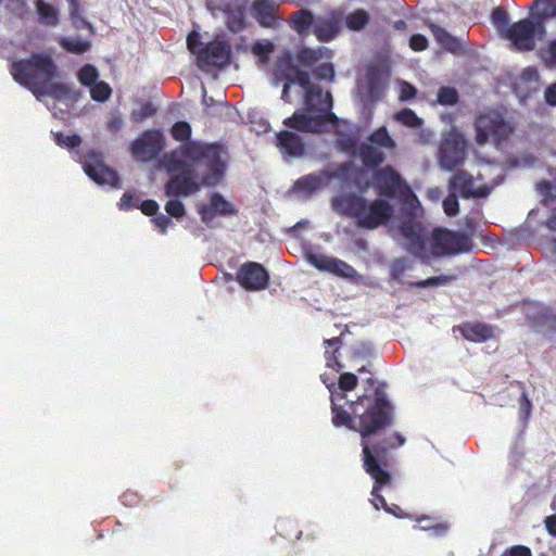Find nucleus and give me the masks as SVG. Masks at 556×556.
Returning <instances> with one entry per match:
<instances>
[{
  "label": "nucleus",
  "instance_id": "1",
  "mask_svg": "<svg viewBox=\"0 0 556 556\" xmlns=\"http://www.w3.org/2000/svg\"><path fill=\"white\" fill-rule=\"evenodd\" d=\"M170 135L182 146L161 159L162 168L170 176L166 195H192L201 186H216L223 179L227 152L222 146L191 140V126L185 121L176 122Z\"/></svg>",
  "mask_w": 556,
  "mask_h": 556
},
{
  "label": "nucleus",
  "instance_id": "2",
  "mask_svg": "<svg viewBox=\"0 0 556 556\" xmlns=\"http://www.w3.org/2000/svg\"><path fill=\"white\" fill-rule=\"evenodd\" d=\"M357 383L355 374L342 372L337 384H327L330 392L331 424L337 428L348 427L358 432L361 440L369 441V438L393 425V406L384 391L377 388L375 394L357 396L350 402L349 409H345L340 402L346 401V393L354 391Z\"/></svg>",
  "mask_w": 556,
  "mask_h": 556
},
{
  "label": "nucleus",
  "instance_id": "3",
  "mask_svg": "<svg viewBox=\"0 0 556 556\" xmlns=\"http://www.w3.org/2000/svg\"><path fill=\"white\" fill-rule=\"evenodd\" d=\"M10 73L16 83L30 90L39 101L43 96L62 100L68 94L70 90L64 84L51 83L58 67L47 53H34L29 59L14 60Z\"/></svg>",
  "mask_w": 556,
  "mask_h": 556
},
{
  "label": "nucleus",
  "instance_id": "4",
  "mask_svg": "<svg viewBox=\"0 0 556 556\" xmlns=\"http://www.w3.org/2000/svg\"><path fill=\"white\" fill-rule=\"evenodd\" d=\"M304 110L295 111L292 116L283 121L290 129L303 132H321L326 125L336 124L338 117L332 113V97L330 92L323 93L319 86L309 88L304 93Z\"/></svg>",
  "mask_w": 556,
  "mask_h": 556
},
{
  "label": "nucleus",
  "instance_id": "5",
  "mask_svg": "<svg viewBox=\"0 0 556 556\" xmlns=\"http://www.w3.org/2000/svg\"><path fill=\"white\" fill-rule=\"evenodd\" d=\"M331 207L341 216L355 218L357 225L366 229H376L393 214V206L388 201L376 199L368 202L363 195L352 192L332 197Z\"/></svg>",
  "mask_w": 556,
  "mask_h": 556
},
{
  "label": "nucleus",
  "instance_id": "6",
  "mask_svg": "<svg viewBox=\"0 0 556 556\" xmlns=\"http://www.w3.org/2000/svg\"><path fill=\"white\" fill-rule=\"evenodd\" d=\"M362 446V462L364 471L374 480L371 486V505L377 510L387 508L388 504L381 494V489L391 483L390 467V451L394 447L391 443V438H383L375 443H369L367 440H361Z\"/></svg>",
  "mask_w": 556,
  "mask_h": 556
},
{
  "label": "nucleus",
  "instance_id": "7",
  "mask_svg": "<svg viewBox=\"0 0 556 556\" xmlns=\"http://www.w3.org/2000/svg\"><path fill=\"white\" fill-rule=\"evenodd\" d=\"M448 195L443 200L442 206L446 215L455 216L459 211L457 194L464 199L486 198L491 189L485 186H476L473 177L467 172L460 170L448 179Z\"/></svg>",
  "mask_w": 556,
  "mask_h": 556
},
{
  "label": "nucleus",
  "instance_id": "8",
  "mask_svg": "<svg viewBox=\"0 0 556 556\" xmlns=\"http://www.w3.org/2000/svg\"><path fill=\"white\" fill-rule=\"evenodd\" d=\"M476 140L479 144L492 141L497 148H501L511 132V127L500 112L492 111L479 115L475 123Z\"/></svg>",
  "mask_w": 556,
  "mask_h": 556
},
{
  "label": "nucleus",
  "instance_id": "9",
  "mask_svg": "<svg viewBox=\"0 0 556 556\" xmlns=\"http://www.w3.org/2000/svg\"><path fill=\"white\" fill-rule=\"evenodd\" d=\"M470 248L471 239L465 232L437 228L431 233L430 254L435 257L468 252Z\"/></svg>",
  "mask_w": 556,
  "mask_h": 556
},
{
  "label": "nucleus",
  "instance_id": "10",
  "mask_svg": "<svg viewBox=\"0 0 556 556\" xmlns=\"http://www.w3.org/2000/svg\"><path fill=\"white\" fill-rule=\"evenodd\" d=\"M546 35L545 25L536 22L530 15L514 23L506 31V37L519 51H531L536 41H542Z\"/></svg>",
  "mask_w": 556,
  "mask_h": 556
},
{
  "label": "nucleus",
  "instance_id": "11",
  "mask_svg": "<svg viewBox=\"0 0 556 556\" xmlns=\"http://www.w3.org/2000/svg\"><path fill=\"white\" fill-rule=\"evenodd\" d=\"M79 162L83 164V169L86 175L96 184L119 188V177L117 173L104 164L100 152L90 150L79 156Z\"/></svg>",
  "mask_w": 556,
  "mask_h": 556
},
{
  "label": "nucleus",
  "instance_id": "12",
  "mask_svg": "<svg viewBox=\"0 0 556 556\" xmlns=\"http://www.w3.org/2000/svg\"><path fill=\"white\" fill-rule=\"evenodd\" d=\"M165 143V136L160 129H148L130 143V151L136 160L149 163L160 157Z\"/></svg>",
  "mask_w": 556,
  "mask_h": 556
},
{
  "label": "nucleus",
  "instance_id": "13",
  "mask_svg": "<svg viewBox=\"0 0 556 556\" xmlns=\"http://www.w3.org/2000/svg\"><path fill=\"white\" fill-rule=\"evenodd\" d=\"M466 141L460 132L451 129L446 132L439 148V162L443 169L453 170L465 160Z\"/></svg>",
  "mask_w": 556,
  "mask_h": 556
},
{
  "label": "nucleus",
  "instance_id": "14",
  "mask_svg": "<svg viewBox=\"0 0 556 556\" xmlns=\"http://www.w3.org/2000/svg\"><path fill=\"white\" fill-rule=\"evenodd\" d=\"M304 255L307 263L320 271L349 279H354L357 276V271L350 264L340 258L317 253L311 244L304 247Z\"/></svg>",
  "mask_w": 556,
  "mask_h": 556
},
{
  "label": "nucleus",
  "instance_id": "15",
  "mask_svg": "<svg viewBox=\"0 0 556 556\" xmlns=\"http://www.w3.org/2000/svg\"><path fill=\"white\" fill-rule=\"evenodd\" d=\"M374 182L379 190V194L386 198L393 199L397 195L407 197L410 193L408 185L391 166L378 169L374 174Z\"/></svg>",
  "mask_w": 556,
  "mask_h": 556
},
{
  "label": "nucleus",
  "instance_id": "16",
  "mask_svg": "<svg viewBox=\"0 0 556 556\" xmlns=\"http://www.w3.org/2000/svg\"><path fill=\"white\" fill-rule=\"evenodd\" d=\"M235 280L248 291H258L267 287L269 274L262 264L247 262L237 270Z\"/></svg>",
  "mask_w": 556,
  "mask_h": 556
},
{
  "label": "nucleus",
  "instance_id": "17",
  "mask_svg": "<svg viewBox=\"0 0 556 556\" xmlns=\"http://www.w3.org/2000/svg\"><path fill=\"white\" fill-rule=\"evenodd\" d=\"M405 240L404 247L408 253L419 258L428 257L427 235L418 222H404L400 228Z\"/></svg>",
  "mask_w": 556,
  "mask_h": 556
},
{
  "label": "nucleus",
  "instance_id": "18",
  "mask_svg": "<svg viewBox=\"0 0 556 556\" xmlns=\"http://www.w3.org/2000/svg\"><path fill=\"white\" fill-rule=\"evenodd\" d=\"M334 177H337V174L329 169L305 175L294 182L293 192L302 199H307Z\"/></svg>",
  "mask_w": 556,
  "mask_h": 556
},
{
  "label": "nucleus",
  "instance_id": "19",
  "mask_svg": "<svg viewBox=\"0 0 556 556\" xmlns=\"http://www.w3.org/2000/svg\"><path fill=\"white\" fill-rule=\"evenodd\" d=\"M198 213L201 220L210 225V223L217 216H232L237 214L235 206L228 202L219 192L212 193L207 204H201L198 207Z\"/></svg>",
  "mask_w": 556,
  "mask_h": 556
},
{
  "label": "nucleus",
  "instance_id": "20",
  "mask_svg": "<svg viewBox=\"0 0 556 556\" xmlns=\"http://www.w3.org/2000/svg\"><path fill=\"white\" fill-rule=\"evenodd\" d=\"M342 10H332L327 16L315 20L313 33L321 42L333 40L341 30Z\"/></svg>",
  "mask_w": 556,
  "mask_h": 556
},
{
  "label": "nucleus",
  "instance_id": "21",
  "mask_svg": "<svg viewBox=\"0 0 556 556\" xmlns=\"http://www.w3.org/2000/svg\"><path fill=\"white\" fill-rule=\"evenodd\" d=\"M214 16L222 14L226 18L227 26L232 33H238L244 27V8L238 3L225 2L216 8L208 4Z\"/></svg>",
  "mask_w": 556,
  "mask_h": 556
},
{
  "label": "nucleus",
  "instance_id": "22",
  "mask_svg": "<svg viewBox=\"0 0 556 556\" xmlns=\"http://www.w3.org/2000/svg\"><path fill=\"white\" fill-rule=\"evenodd\" d=\"M276 146L282 155L289 157H300L305 150L303 139L291 130H281L276 134Z\"/></svg>",
  "mask_w": 556,
  "mask_h": 556
},
{
  "label": "nucleus",
  "instance_id": "23",
  "mask_svg": "<svg viewBox=\"0 0 556 556\" xmlns=\"http://www.w3.org/2000/svg\"><path fill=\"white\" fill-rule=\"evenodd\" d=\"M230 58V47L224 41H213L207 43L200 53V62L224 66Z\"/></svg>",
  "mask_w": 556,
  "mask_h": 556
},
{
  "label": "nucleus",
  "instance_id": "24",
  "mask_svg": "<svg viewBox=\"0 0 556 556\" xmlns=\"http://www.w3.org/2000/svg\"><path fill=\"white\" fill-rule=\"evenodd\" d=\"M453 331H459L467 341L482 343L494 337V328L481 323H467L453 328Z\"/></svg>",
  "mask_w": 556,
  "mask_h": 556
},
{
  "label": "nucleus",
  "instance_id": "25",
  "mask_svg": "<svg viewBox=\"0 0 556 556\" xmlns=\"http://www.w3.org/2000/svg\"><path fill=\"white\" fill-rule=\"evenodd\" d=\"M277 3L275 0H254L251 5V15L262 27H274L277 16L275 11Z\"/></svg>",
  "mask_w": 556,
  "mask_h": 556
},
{
  "label": "nucleus",
  "instance_id": "26",
  "mask_svg": "<svg viewBox=\"0 0 556 556\" xmlns=\"http://www.w3.org/2000/svg\"><path fill=\"white\" fill-rule=\"evenodd\" d=\"M343 336L344 331H342L340 336H333L329 339L324 340V356L326 361V366L333 369L337 372L342 371L344 368L343 363L338 359V353L340 352V346L342 345Z\"/></svg>",
  "mask_w": 556,
  "mask_h": 556
},
{
  "label": "nucleus",
  "instance_id": "27",
  "mask_svg": "<svg viewBox=\"0 0 556 556\" xmlns=\"http://www.w3.org/2000/svg\"><path fill=\"white\" fill-rule=\"evenodd\" d=\"M539 71L535 67L529 66L522 71L520 76L515 83V91L518 97L526 98L532 91L538 89Z\"/></svg>",
  "mask_w": 556,
  "mask_h": 556
},
{
  "label": "nucleus",
  "instance_id": "28",
  "mask_svg": "<svg viewBox=\"0 0 556 556\" xmlns=\"http://www.w3.org/2000/svg\"><path fill=\"white\" fill-rule=\"evenodd\" d=\"M295 68L296 65L293 64L291 54H282L280 58H278L273 71V85L278 86L280 81H289V79H294L293 72Z\"/></svg>",
  "mask_w": 556,
  "mask_h": 556
},
{
  "label": "nucleus",
  "instance_id": "29",
  "mask_svg": "<svg viewBox=\"0 0 556 556\" xmlns=\"http://www.w3.org/2000/svg\"><path fill=\"white\" fill-rule=\"evenodd\" d=\"M159 204L154 200H144L140 210L144 215L153 216L152 222L160 229L161 233H166L168 227H173L174 223L169 216L159 213Z\"/></svg>",
  "mask_w": 556,
  "mask_h": 556
},
{
  "label": "nucleus",
  "instance_id": "30",
  "mask_svg": "<svg viewBox=\"0 0 556 556\" xmlns=\"http://www.w3.org/2000/svg\"><path fill=\"white\" fill-rule=\"evenodd\" d=\"M314 14L307 9L295 11L290 18L291 28L302 38L309 34V29L314 28Z\"/></svg>",
  "mask_w": 556,
  "mask_h": 556
},
{
  "label": "nucleus",
  "instance_id": "31",
  "mask_svg": "<svg viewBox=\"0 0 556 556\" xmlns=\"http://www.w3.org/2000/svg\"><path fill=\"white\" fill-rule=\"evenodd\" d=\"M431 33L434 39L440 43L446 51L454 54H458L464 50V46L460 39L448 34L444 28L431 24Z\"/></svg>",
  "mask_w": 556,
  "mask_h": 556
},
{
  "label": "nucleus",
  "instance_id": "32",
  "mask_svg": "<svg viewBox=\"0 0 556 556\" xmlns=\"http://www.w3.org/2000/svg\"><path fill=\"white\" fill-rule=\"evenodd\" d=\"M356 156H359L366 166H377L386 157L382 149L368 141V139L359 143Z\"/></svg>",
  "mask_w": 556,
  "mask_h": 556
},
{
  "label": "nucleus",
  "instance_id": "33",
  "mask_svg": "<svg viewBox=\"0 0 556 556\" xmlns=\"http://www.w3.org/2000/svg\"><path fill=\"white\" fill-rule=\"evenodd\" d=\"M330 56L331 51L326 47H318L316 49L303 47L296 53V61L305 67H312L319 60L330 59Z\"/></svg>",
  "mask_w": 556,
  "mask_h": 556
},
{
  "label": "nucleus",
  "instance_id": "34",
  "mask_svg": "<svg viewBox=\"0 0 556 556\" xmlns=\"http://www.w3.org/2000/svg\"><path fill=\"white\" fill-rule=\"evenodd\" d=\"M530 16L545 25L546 20L556 17V0H534Z\"/></svg>",
  "mask_w": 556,
  "mask_h": 556
},
{
  "label": "nucleus",
  "instance_id": "35",
  "mask_svg": "<svg viewBox=\"0 0 556 556\" xmlns=\"http://www.w3.org/2000/svg\"><path fill=\"white\" fill-rule=\"evenodd\" d=\"M342 22L349 30L361 31L369 24L370 14L364 9H355L346 15L342 13Z\"/></svg>",
  "mask_w": 556,
  "mask_h": 556
},
{
  "label": "nucleus",
  "instance_id": "36",
  "mask_svg": "<svg viewBox=\"0 0 556 556\" xmlns=\"http://www.w3.org/2000/svg\"><path fill=\"white\" fill-rule=\"evenodd\" d=\"M35 7L40 24L49 27H54L59 24V13L53 5L43 0H36Z\"/></svg>",
  "mask_w": 556,
  "mask_h": 556
},
{
  "label": "nucleus",
  "instance_id": "37",
  "mask_svg": "<svg viewBox=\"0 0 556 556\" xmlns=\"http://www.w3.org/2000/svg\"><path fill=\"white\" fill-rule=\"evenodd\" d=\"M455 280V276L453 275H439L434 277L427 278L425 280H418L415 282H408V287L416 288H440L446 287L451 285Z\"/></svg>",
  "mask_w": 556,
  "mask_h": 556
},
{
  "label": "nucleus",
  "instance_id": "38",
  "mask_svg": "<svg viewBox=\"0 0 556 556\" xmlns=\"http://www.w3.org/2000/svg\"><path fill=\"white\" fill-rule=\"evenodd\" d=\"M60 45L68 52L81 54L87 52L91 42L89 40H84L80 37H63L60 40Z\"/></svg>",
  "mask_w": 556,
  "mask_h": 556
},
{
  "label": "nucleus",
  "instance_id": "39",
  "mask_svg": "<svg viewBox=\"0 0 556 556\" xmlns=\"http://www.w3.org/2000/svg\"><path fill=\"white\" fill-rule=\"evenodd\" d=\"M418 522H425V525L417 526L419 530L429 531L438 536H443L448 530V525L446 522H434L433 519L429 516L421 515L416 517Z\"/></svg>",
  "mask_w": 556,
  "mask_h": 556
},
{
  "label": "nucleus",
  "instance_id": "40",
  "mask_svg": "<svg viewBox=\"0 0 556 556\" xmlns=\"http://www.w3.org/2000/svg\"><path fill=\"white\" fill-rule=\"evenodd\" d=\"M413 263L406 257H400L394 260L390 265V276L391 279L397 283L403 282V276L405 271L412 269Z\"/></svg>",
  "mask_w": 556,
  "mask_h": 556
},
{
  "label": "nucleus",
  "instance_id": "41",
  "mask_svg": "<svg viewBox=\"0 0 556 556\" xmlns=\"http://www.w3.org/2000/svg\"><path fill=\"white\" fill-rule=\"evenodd\" d=\"M367 139L380 149H393L395 147V141L390 137L386 127L378 128Z\"/></svg>",
  "mask_w": 556,
  "mask_h": 556
},
{
  "label": "nucleus",
  "instance_id": "42",
  "mask_svg": "<svg viewBox=\"0 0 556 556\" xmlns=\"http://www.w3.org/2000/svg\"><path fill=\"white\" fill-rule=\"evenodd\" d=\"M395 119L401 124L410 128H418L421 126V119L410 109H403L395 114Z\"/></svg>",
  "mask_w": 556,
  "mask_h": 556
},
{
  "label": "nucleus",
  "instance_id": "43",
  "mask_svg": "<svg viewBox=\"0 0 556 556\" xmlns=\"http://www.w3.org/2000/svg\"><path fill=\"white\" fill-rule=\"evenodd\" d=\"M98 78L99 72L93 65L86 64L78 72V79L85 86L91 87L98 81Z\"/></svg>",
  "mask_w": 556,
  "mask_h": 556
},
{
  "label": "nucleus",
  "instance_id": "44",
  "mask_svg": "<svg viewBox=\"0 0 556 556\" xmlns=\"http://www.w3.org/2000/svg\"><path fill=\"white\" fill-rule=\"evenodd\" d=\"M112 93V89L109 84L104 81H97L90 87V96L92 100L97 102L106 101Z\"/></svg>",
  "mask_w": 556,
  "mask_h": 556
},
{
  "label": "nucleus",
  "instance_id": "45",
  "mask_svg": "<svg viewBox=\"0 0 556 556\" xmlns=\"http://www.w3.org/2000/svg\"><path fill=\"white\" fill-rule=\"evenodd\" d=\"M275 45L271 41H256L252 46V52L263 63L269 60V55L273 53Z\"/></svg>",
  "mask_w": 556,
  "mask_h": 556
},
{
  "label": "nucleus",
  "instance_id": "46",
  "mask_svg": "<svg viewBox=\"0 0 556 556\" xmlns=\"http://www.w3.org/2000/svg\"><path fill=\"white\" fill-rule=\"evenodd\" d=\"M168 197L174 198V199H169L167 201V203L165 204L166 213L170 217H174L177 219L181 218L186 214V210H185V205L182 204V202L177 199L180 195H168Z\"/></svg>",
  "mask_w": 556,
  "mask_h": 556
},
{
  "label": "nucleus",
  "instance_id": "47",
  "mask_svg": "<svg viewBox=\"0 0 556 556\" xmlns=\"http://www.w3.org/2000/svg\"><path fill=\"white\" fill-rule=\"evenodd\" d=\"M437 97L441 105H454L458 101V92L453 87H441Z\"/></svg>",
  "mask_w": 556,
  "mask_h": 556
},
{
  "label": "nucleus",
  "instance_id": "48",
  "mask_svg": "<svg viewBox=\"0 0 556 556\" xmlns=\"http://www.w3.org/2000/svg\"><path fill=\"white\" fill-rule=\"evenodd\" d=\"M55 143L62 148L73 149L81 143V138L78 135L64 136L61 132L54 134Z\"/></svg>",
  "mask_w": 556,
  "mask_h": 556
},
{
  "label": "nucleus",
  "instance_id": "49",
  "mask_svg": "<svg viewBox=\"0 0 556 556\" xmlns=\"http://www.w3.org/2000/svg\"><path fill=\"white\" fill-rule=\"evenodd\" d=\"M337 144L341 151L350 156H356L359 144L352 137L345 136L337 140Z\"/></svg>",
  "mask_w": 556,
  "mask_h": 556
},
{
  "label": "nucleus",
  "instance_id": "50",
  "mask_svg": "<svg viewBox=\"0 0 556 556\" xmlns=\"http://www.w3.org/2000/svg\"><path fill=\"white\" fill-rule=\"evenodd\" d=\"M293 77L295 79L294 84H298L304 90V93H307V90L309 88H314L317 86L311 84L309 74L305 71L300 70L298 66L293 72Z\"/></svg>",
  "mask_w": 556,
  "mask_h": 556
},
{
  "label": "nucleus",
  "instance_id": "51",
  "mask_svg": "<svg viewBox=\"0 0 556 556\" xmlns=\"http://www.w3.org/2000/svg\"><path fill=\"white\" fill-rule=\"evenodd\" d=\"M155 108L152 103L147 102L141 104L140 109L131 112V118L136 122H142L143 119L154 115Z\"/></svg>",
  "mask_w": 556,
  "mask_h": 556
},
{
  "label": "nucleus",
  "instance_id": "52",
  "mask_svg": "<svg viewBox=\"0 0 556 556\" xmlns=\"http://www.w3.org/2000/svg\"><path fill=\"white\" fill-rule=\"evenodd\" d=\"M187 46L188 49L193 53L197 54L200 59V53L204 47H202V42L200 41V35L195 31H192L187 37Z\"/></svg>",
  "mask_w": 556,
  "mask_h": 556
},
{
  "label": "nucleus",
  "instance_id": "53",
  "mask_svg": "<svg viewBox=\"0 0 556 556\" xmlns=\"http://www.w3.org/2000/svg\"><path fill=\"white\" fill-rule=\"evenodd\" d=\"M70 15H71V20H72V23L74 25V27L76 29H83V28H87L89 29L91 33L93 31V27L92 25L87 22L79 13V8H77V10L74 12V11H70Z\"/></svg>",
  "mask_w": 556,
  "mask_h": 556
},
{
  "label": "nucleus",
  "instance_id": "54",
  "mask_svg": "<svg viewBox=\"0 0 556 556\" xmlns=\"http://www.w3.org/2000/svg\"><path fill=\"white\" fill-rule=\"evenodd\" d=\"M314 74L318 79L331 80L334 77V70L332 64L323 63L316 68Z\"/></svg>",
  "mask_w": 556,
  "mask_h": 556
},
{
  "label": "nucleus",
  "instance_id": "55",
  "mask_svg": "<svg viewBox=\"0 0 556 556\" xmlns=\"http://www.w3.org/2000/svg\"><path fill=\"white\" fill-rule=\"evenodd\" d=\"M502 556H533L531 548L526 545H513L503 552Z\"/></svg>",
  "mask_w": 556,
  "mask_h": 556
},
{
  "label": "nucleus",
  "instance_id": "56",
  "mask_svg": "<svg viewBox=\"0 0 556 556\" xmlns=\"http://www.w3.org/2000/svg\"><path fill=\"white\" fill-rule=\"evenodd\" d=\"M409 47L415 51H424L428 47V39L420 34H415L409 39Z\"/></svg>",
  "mask_w": 556,
  "mask_h": 556
},
{
  "label": "nucleus",
  "instance_id": "57",
  "mask_svg": "<svg viewBox=\"0 0 556 556\" xmlns=\"http://www.w3.org/2000/svg\"><path fill=\"white\" fill-rule=\"evenodd\" d=\"M492 20L496 26L501 27L508 23V15L504 10L497 8L492 12Z\"/></svg>",
  "mask_w": 556,
  "mask_h": 556
},
{
  "label": "nucleus",
  "instance_id": "58",
  "mask_svg": "<svg viewBox=\"0 0 556 556\" xmlns=\"http://www.w3.org/2000/svg\"><path fill=\"white\" fill-rule=\"evenodd\" d=\"M544 59L549 66L556 67V39L548 45Z\"/></svg>",
  "mask_w": 556,
  "mask_h": 556
},
{
  "label": "nucleus",
  "instance_id": "59",
  "mask_svg": "<svg viewBox=\"0 0 556 556\" xmlns=\"http://www.w3.org/2000/svg\"><path fill=\"white\" fill-rule=\"evenodd\" d=\"M134 201H135V199L130 193H128V192L124 193L118 202L119 210L128 211L134 207H137V205Z\"/></svg>",
  "mask_w": 556,
  "mask_h": 556
},
{
  "label": "nucleus",
  "instance_id": "60",
  "mask_svg": "<svg viewBox=\"0 0 556 556\" xmlns=\"http://www.w3.org/2000/svg\"><path fill=\"white\" fill-rule=\"evenodd\" d=\"M520 413L523 415V419H527L531 415V400L528 399L526 392L521 394Z\"/></svg>",
  "mask_w": 556,
  "mask_h": 556
},
{
  "label": "nucleus",
  "instance_id": "61",
  "mask_svg": "<svg viewBox=\"0 0 556 556\" xmlns=\"http://www.w3.org/2000/svg\"><path fill=\"white\" fill-rule=\"evenodd\" d=\"M416 94V89L407 83H403L401 87V99L402 100H409L414 98Z\"/></svg>",
  "mask_w": 556,
  "mask_h": 556
},
{
  "label": "nucleus",
  "instance_id": "62",
  "mask_svg": "<svg viewBox=\"0 0 556 556\" xmlns=\"http://www.w3.org/2000/svg\"><path fill=\"white\" fill-rule=\"evenodd\" d=\"M544 98L549 105H556V83L546 88Z\"/></svg>",
  "mask_w": 556,
  "mask_h": 556
},
{
  "label": "nucleus",
  "instance_id": "63",
  "mask_svg": "<svg viewBox=\"0 0 556 556\" xmlns=\"http://www.w3.org/2000/svg\"><path fill=\"white\" fill-rule=\"evenodd\" d=\"M544 523H545V528H546L547 532L552 536L556 538V515H548L545 518Z\"/></svg>",
  "mask_w": 556,
  "mask_h": 556
},
{
  "label": "nucleus",
  "instance_id": "64",
  "mask_svg": "<svg viewBox=\"0 0 556 556\" xmlns=\"http://www.w3.org/2000/svg\"><path fill=\"white\" fill-rule=\"evenodd\" d=\"M538 191L540 194L544 195L545 198L552 194V184L549 181H541L536 186Z\"/></svg>",
  "mask_w": 556,
  "mask_h": 556
}]
</instances>
